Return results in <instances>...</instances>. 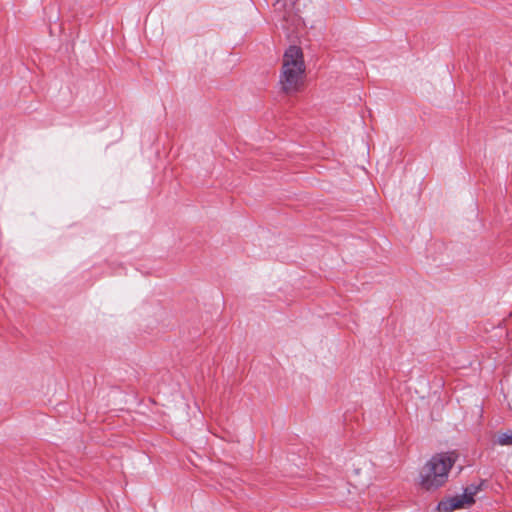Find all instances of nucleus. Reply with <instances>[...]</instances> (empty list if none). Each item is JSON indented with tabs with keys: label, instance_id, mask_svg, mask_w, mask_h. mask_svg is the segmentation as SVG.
<instances>
[{
	"label": "nucleus",
	"instance_id": "39448f33",
	"mask_svg": "<svg viewBox=\"0 0 512 512\" xmlns=\"http://www.w3.org/2000/svg\"><path fill=\"white\" fill-rule=\"evenodd\" d=\"M497 442L500 445H512V431L507 433H502L498 436Z\"/></svg>",
	"mask_w": 512,
	"mask_h": 512
},
{
	"label": "nucleus",
	"instance_id": "20e7f679",
	"mask_svg": "<svg viewBox=\"0 0 512 512\" xmlns=\"http://www.w3.org/2000/svg\"><path fill=\"white\" fill-rule=\"evenodd\" d=\"M367 467L366 462L358 461L357 463L353 464V468L351 469V476L353 477H360L365 472V469Z\"/></svg>",
	"mask_w": 512,
	"mask_h": 512
},
{
	"label": "nucleus",
	"instance_id": "f257e3e1",
	"mask_svg": "<svg viewBox=\"0 0 512 512\" xmlns=\"http://www.w3.org/2000/svg\"><path fill=\"white\" fill-rule=\"evenodd\" d=\"M455 461L454 453H438L432 456L419 471V487L433 492L444 486Z\"/></svg>",
	"mask_w": 512,
	"mask_h": 512
},
{
	"label": "nucleus",
	"instance_id": "7ed1b4c3",
	"mask_svg": "<svg viewBox=\"0 0 512 512\" xmlns=\"http://www.w3.org/2000/svg\"><path fill=\"white\" fill-rule=\"evenodd\" d=\"M479 491L480 487L477 485L467 486L462 494L448 496L441 500L437 509L439 512H454L469 508L475 503V496Z\"/></svg>",
	"mask_w": 512,
	"mask_h": 512
},
{
	"label": "nucleus",
	"instance_id": "f03ea898",
	"mask_svg": "<svg viewBox=\"0 0 512 512\" xmlns=\"http://www.w3.org/2000/svg\"><path fill=\"white\" fill-rule=\"evenodd\" d=\"M305 63L300 47L290 46L283 55L280 85L287 94L300 91L304 83Z\"/></svg>",
	"mask_w": 512,
	"mask_h": 512
}]
</instances>
